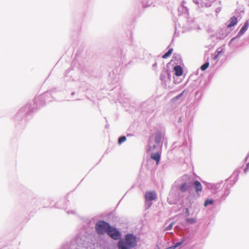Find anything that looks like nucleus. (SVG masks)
Segmentation results:
<instances>
[{
  "label": "nucleus",
  "instance_id": "nucleus-5",
  "mask_svg": "<svg viewBox=\"0 0 249 249\" xmlns=\"http://www.w3.org/2000/svg\"><path fill=\"white\" fill-rule=\"evenodd\" d=\"M193 186L197 194H199L202 190V186L200 182L197 180L195 181L193 183Z\"/></svg>",
  "mask_w": 249,
  "mask_h": 249
},
{
  "label": "nucleus",
  "instance_id": "nucleus-7",
  "mask_svg": "<svg viewBox=\"0 0 249 249\" xmlns=\"http://www.w3.org/2000/svg\"><path fill=\"white\" fill-rule=\"evenodd\" d=\"M229 22L230 23L227 25V27L228 28H231L236 24L237 22V18L235 17H232L230 19Z\"/></svg>",
  "mask_w": 249,
  "mask_h": 249
},
{
  "label": "nucleus",
  "instance_id": "nucleus-17",
  "mask_svg": "<svg viewBox=\"0 0 249 249\" xmlns=\"http://www.w3.org/2000/svg\"><path fill=\"white\" fill-rule=\"evenodd\" d=\"M182 244V242H178V243H176L174 246H172L171 247H170L169 249H175L176 248Z\"/></svg>",
  "mask_w": 249,
  "mask_h": 249
},
{
  "label": "nucleus",
  "instance_id": "nucleus-21",
  "mask_svg": "<svg viewBox=\"0 0 249 249\" xmlns=\"http://www.w3.org/2000/svg\"><path fill=\"white\" fill-rule=\"evenodd\" d=\"M249 164H248L247 165V167H246V169H245V172H247V169H248V168H249Z\"/></svg>",
  "mask_w": 249,
  "mask_h": 249
},
{
  "label": "nucleus",
  "instance_id": "nucleus-6",
  "mask_svg": "<svg viewBox=\"0 0 249 249\" xmlns=\"http://www.w3.org/2000/svg\"><path fill=\"white\" fill-rule=\"evenodd\" d=\"M174 70L175 72V75L178 76H181L183 73V70L181 66H176Z\"/></svg>",
  "mask_w": 249,
  "mask_h": 249
},
{
  "label": "nucleus",
  "instance_id": "nucleus-20",
  "mask_svg": "<svg viewBox=\"0 0 249 249\" xmlns=\"http://www.w3.org/2000/svg\"><path fill=\"white\" fill-rule=\"evenodd\" d=\"M185 213L187 216L189 215L190 214H189V210L188 208L185 209Z\"/></svg>",
  "mask_w": 249,
  "mask_h": 249
},
{
  "label": "nucleus",
  "instance_id": "nucleus-16",
  "mask_svg": "<svg viewBox=\"0 0 249 249\" xmlns=\"http://www.w3.org/2000/svg\"><path fill=\"white\" fill-rule=\"evenodd\" d=\"M186 222L189 224H194L196 223V220L195 218H189L186 219Z\"/></svg>",
  "mask_w": 249,
  "mask_h": 249
},
{
  "label": "nucleus",
  "instance_id": "nucleus-10",
  "mask_svg": "<svg viewBox=\"0 0 249 249\" xmlns=\"http://www.w3.org/2000/svg\"><path fill=\"white\" fill-rule=\"evenodd\" d=\"M248 28V23L247 22H246L240 29L239 32V34L240 35H242L247 30Z\"/></svg>",
  "mask_w": 249,
  "mask_h": 249
},
{
  "label": "nucleus",
  "instance_id": "nucleus-14",
  "mask_svg": "<svg viewBox=\"0 0 249 249\" xmlns=\"http://www.w3.org/2000/svg\"><path fill=\"white\" fill-rule=\"evenodd\" d=\"M126 139L125 136H122L119 138L118 140V143L119 144H121L123 142L126 141Z\"/></svg>",
  "mask_w": 249,
  "mask_h": 249
},
{
  "label": "nucleus",
  "instance_id": "nucleus-1",
  "mask_svg": "<svg viewBox=\"0 0 249 249\" xmlns=\"http://www.w3.org/2000/svg\"><path fill=\"white\" fill-rule=\"evenodd\" d=\"M137 245V239L132 234L125 235V240H120L118 243L119 249H131Z\"/></svg>",
  "mask_w": 249,
  "mask_h": 249
},
{
  "label": "nucleus",
  "instance_id": "nucleus-3",
  "mask_svg": "<svg viewBox=\"0 0 249 249\" xmlns=\"http://www.w3.org/2000/svg\"><path fill=\"white\" fill-rule=\"evenodd\" d=\"M108 235L114 240H118L121 237V234L116 229L110 227L107 232Z\"/></svg>",
  "mask_w": 249,
  "mask_h": 249
},
{
  "label": "nucleus",
  "instance_id": "nucleus-9",
  "mask_svg": "<svg viewBox=\"0 0 249 249\" xmlns=\"http://www.w3.org/2000/svg\"><path fill=\"white\" fill-rule=\"evenodd\" d=\"M161 139V134L160 132H158L155 134V141L157 143H160Z\"/></svg>",
  "mask_w": 249,
  "mask_h": 249
},
{
  "label": "nucleus",
  "instance_id": "nucleus-12",
  "mask_svg": "<svg viewBox=\"0 0 249 249\" xmlns=\"http://www.w3.org/2000/svg\"><path fill=\"white\" fill-rule=\"evenodd\" d=\"M187 185L186 183H183L180 187V190L182 192H185L187 190Z\"/></svg>",
  "mask_w": 249,
  "mask_h": 249
},
{
  "label": "nucleus",
  "instance_id": "nucleus-22",
  "mask_svg": "<svg viewBox=\"0 0 249 249\" xmlns=\"http://www.w3.org/2000/svg\"><path fill=\"white\" fill-rule=\"evenodd\" d=\"M182 94V93H180L177 98H178V97H180Z\"/></svg>",
  "mask_w": 249,
  "mask_h": 249
},
{
  "label": "nucleus",
  "instance_id": "nucleus-11",
  "mask_svg": "<svg viewBox=\"0 0 249 249\" xmlns=\"http://www.w3.org/2000/svg\"><path fill=\"white\" fill-rule=\"evenodd\" d=\"M173 49L171 48L170 49L168 52L167 53H166L163 56H162V58H164V59H166L167 58H168V57H169L171 54L172 53H173Z\"/></svg>",
  "mask_w": 249,
  "mask_h": 249
},
{
  "label": "nucleus",
  "instance_id": "nucleus-8",
  "mask_svg": "<svg viewBox=\"0 0 249 249\" xmlns=\"http://www.w3.org/2000/svg\"><path fill=\"white\" fill-rule=\"evenodd\" d=\"M160 158V156L159 153L152 154L151 155V158L153 160L156 161L157 164H158V163L159 162Z\"/></svg>",
  "mask_w": 249,
  "mask_h": 249
},
{
  "label": "nucleus",
  "instance_id": "nucleus-13",
  "mask_svg": "<svg viewBox=\"0 0 249 249\" xmlns=\"http://www.w3.org/2000/svg\"><path fill=\"white\" fill-rule=\"evenodd\" d=\"M209 66V63L208 62L205 63L201 66L200 69L202 71H205V70H206L208 68Z\"/></svg>",
  "mask_w": 249,
  "mask_h": 249
},
{
  "label": "nucleus",
  "instance_id": "nucleus-2",
  "mask_svg": "<svg viewBox=\"0 0 249 249\" xmlns=\"http://www.w3.org/2000/svg\"><path fill=\"white\" fill-rule=\"evenodd\" d=\"M110 227L108 223L101 221L96 223L95 229L98 233L102 234L106 232H107Z\"/></svg>",
  "mask_w": 249,
  "mask_h": 249
},
{
  "label": "nucleus",
  "instance_id": "nucleus-18",
  "mask_svg": "<svg viewBox=\"0 0 249 249\" xmlns=\"http://www.w3.org/2000/svg\"><path fill=\"white\" fill-rule=\"evenodd\" d=\"M174 222L171 223L166 228V230H170L172 229L173 225H174Z\"/></svg>",
  "mask_w": 249,
  "mask_h": 249
},
{
  "label": "nucleus",
  "instance_id": "nucleus-15",
  "mask_svg": "<svg viewBox=\"0 0 249 249\" xmlns=\"http://www.w3.org/2000/svg\"><path fill=\"white\" fill-rule=\"evenodd\" d=\"M213 201L211 199H207L206 200L205 203H204V206L206 207L208 205L213 204Z\"/></svg>",
  "mask_w": 249,
  "mask_h": 249
},
{
  "label": "nucleus",
  "instance_id": "nucleus-19",
  "mask_svg": "<svg viewBox=\"0 0 249 249\" xmlns=\"http://www.w3.org/2000/svg\"><path fill=\"white\" fill-rule=\"evenodd\" d=\"M221 53V51H219L217 53V54L216 55H215L214 57H213V59L216 60L218 58L219 55Z\"/></svg>",
  "mask_w": 249,
  "mask_h": 249
},
{
  "label": "nucleus",
  "instance_id": "nucleus-4",
  "mask_svg": "<svg viewBox=\"0 0 249 249\" xmlns=\"http://www.w3.org/2000/svg\"><path fill=\"white\" fill-rule=\"evenodd\" d=\"M157 198V194L154 191L147 192L145 194V199L146 201H151L156 200Z\"/></svg>",
  "mask_w": 249,
  "mask_h": 249
}]
</instances>
